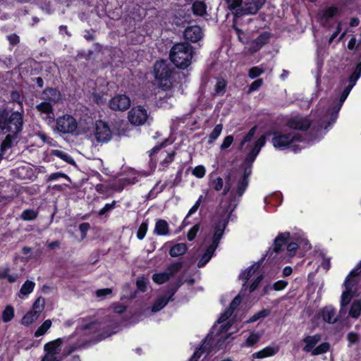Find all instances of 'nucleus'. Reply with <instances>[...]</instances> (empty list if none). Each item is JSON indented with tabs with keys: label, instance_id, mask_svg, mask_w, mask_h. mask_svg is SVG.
<instances>
[{
	"label": "nucleus",
	"instance_id": "1",
	"mask_svg": "<svg viewBox=\"0 0 361 361\" xmlns=\"http://www.w3.org/2000/svg\"><path fill=\"white\" fill-rule=\"evenodd\" d=\"M361 75V63L356 65V67L349 77L348 84L345 87L340 99H331L327 102L324 101L320 102L317 109L313 114V121L312 126L319 133L320 135L324 133L322 130H325L328 127L334 124L338 117V114L344 102L348 97L352 88L355 85L357 80Z\"/></svg>",
	"mask_w": 361,
	"mask_h": 361
},
{
	"label": "nucleus",
	"instance_id": "2",
	"mask_svg": "<svg viewBox=\"0 0 361 361\" xmlns=\"http://www.w3.org/2000/svg\"><path fill=\"white\" fill-rule=\"evenodd\" d=\"M236 205L237 203L235 201L228 202L224 200L220 203L212 218L210 231L206 234L204 238V244L207 247L204 253L198 262L197 266L199 267H204L214 255L224 235L231 213Z\"/></svg>",
	"mask_w": 361,
	"mask_h": 361
},
{
	"label": "nucleus",
	"instance_id": "3",
	"mask_svg": "<svg viewBox=\"0 0 361 361\" xmlns=\"http://www.w3.org/2000/svg\"><path fill=\"white\" fill-rule=\"evenodd\" d=\"M290 130H280L272 132L271 143L279 150L289 149L294 152L307 147V143L301 135L294 130H304L310 126V121L307 118L295 116L287 123Z\"/></svg>",
	"mask_w": 361,
	"mask_h": 361
},
{
	"label": "nucleus",
	"instance_id": "4",
	"mask_svg": "<svg viewBox=\"0 0 361 361\" xmlns=\"http://www.w3.org/2000/svg\"><path fill=\"white\" fill-rule=\"evenodd\" d=\"M256 129L257 126L252 127L240 143L239 149H245L247 152L245 160V164L247 165V166L245 169L243 177H240L238 179L236 190H231V194L232 195H236L238 197H241L244 193L248 185L247 177L251 173V165L255 160L262 147L266 143L265 135H262L253 142H251L255 134Z\"/></svg>",
	"mask_w": 361,
	"mask_h": 361
},
{
	"label": "nucleus",
	"instance_id": "5",
	"mask_svg": "<svg viewBox=\"0 0 361 361\" xmlns=\"http://www.w3.org/2000/svg\"><path fill=\"white\" fill-rule=\"evenodd\" d=\"M154 74L155 78L160 82L157 92L160 105L162 107H167L168 104L171 106V100L174 96V90L171 82L169 79V70L166 63L157 61L154 66Z\"/></svg>",
	"mask_w": 361,
	"mask_h": 361
},
{
	"label": "nucleus",
	"instance_id": "6",
	"mask_svg": "<svg viewBox=\"0 0 361 361\" xmlns=\"http://www.w3.org/2000/svg\"><path fill=\"white\" fill-rule=\"evenodd\" d=\"M68 340L69 338L66 337L59 338L46 343L44 346L46 354L42 361H61L64 356L74 351L75 345L71 346L68 350L64 348L61 353L63 344L68 343Z\"/></svg>",
	"mask_w": 361,
	"mask_h": 361
},
{
	"label": "nucleus",
	"instance_id": "7",
	"mask_svg": "<svg viewBox=\"0 0 361 361\" xmlns=\"http://www.w3.org/2000/svg\"><path fill=\"white\" fill-rule=\"evenodd\" d=\"M229 9L235 16L256 13L266 0H226Z\"/></svg>",
	"mask_w": 361,
	"mask_h": 361
},
{
	"label": "nucleus",
	"instance_id": "8",
	"mask_svg": "<svg viewBox=\"0 0 361 361\" xmlns=\"http://www.w3.org/2000/svg\"><path fill=\"white\" fill-rule=\"evenodd\" d=\"M192 58V47L188 43L176 44L171 49L170 59L178 68H188L191 63Z\"/></svg>",
	"mask_w": 361,
	"mask_h": 361
},
{
	"label": "nucleus",
	"instance_id": "9",
	"mask_svg": "<svg viewBox=\"0 0 361 361\" xmlns=\"http://www.w3.org/2000/svg\"><path fill=\"white\" fill-rule=\"evenodd\" d=\"M241 302V298L238 295L233 300L232 302L230 305V307L228 310L224 311L219 317L217 324L213 327V331L216 329L219 328L221 329L219 334L218 335V338L216 339L217 344L219 345V348H221L224 343V341L228 338V334H226V331L229 329L230 326H228V322L225 325H223L224 322H225L228 317L232 314L234 310L239 305ZM214 334V331H212Z\"/></svg>",
	"mask_w": 361,
	"mask_h": 361
},
{
	"label": "nucleus",
	"instance_id": "10",
	"mask_svg": "<svg viewBox=\"0 0 361 361\" xmlns=\"http://www.w3.org/2000/svg\"><path fill=\"white\" fill-rule=\"evenodd\" d=\"M241 302V298L238 295L233 300L232 302L230 305V307L228 310L224 311L219 317L217 324L213 327V331L216 329L219 328L221 329L219 334L218 335V338L216 339L217 344L219 345V348H221L224 343V341L228 338V334H226V331L229 329L230 326H228V322L225 325H223L224 322H225L228 317L232 314L234 310L239 305ZM214 334V331H212Z\"/></svg>",
	"mask_w": 361,
	"mask_h": 361
},
{
	"label": "nucleus",
	"instance_id": "11",
	"mask_svg": "<svg viewBox=\"0 0 361 361\" xmlns=\"http://www.w3.org/2000/svg\"><path fill=\"white\" fill-rule=\"evenodd\" d=\"M259 267V263H255L240 274V279L243 281V288L245 290L248 288L250 293L255 290L263 279Z\"/></svg>",
	"mask_w": 361,
	"mask_h": 361
},
{
	"label": "nucleus",
	"instance_id": "12",
	"mask_svg": "<svg viewBox=\"0 0 361 361\" xmlns=\"http://www.w3.org/2000/svg\"><path fill=\"white\" fill-rule=\"evenodd\" d=\"M23 127V115L18 111L13 112L8 119L1 116L0 128L3 133L18 134Z\"/></svg>",
	"mask_w": 361,
	"mask_h": 361
},
{
	"label": "nucleus",
	"instance_id": "13",
	"mask_svg": "<svg viewBox=\"0 0 361 361\" xmlns=\"http://www.w3.org/2000/svg\"><path fill=\"white\" fill-rule=\"evenodd\" d=\"M322 337L319 334L313 336H307L303 338V342L305 343L303 350L307 353H311L312 355H319L326 353L330 348V345L327 342L322 343L316 346L320 341Z\"/></svg>",
	"mask_w": 361,
	"mask_h": 361
},
{
	"label": "nucleus",
	"instance_id": "14",
	"mask_svg": "<svg viewBox=\"0 0 361 361\" xmlns=\"http://www.w3.org/2000/svg\"><path fill=\"white\" fill-rule=\"evenodd\" d=\"M55 129L63 134L80 133L78 130V123L75 118L69 114H65L57 118Z\"/></svg>",
	"mask_w": 361,
	"mask_h": 361
},
{
	"label": "nucleus",
	"instance_id": "15",
	"mask_svg": "<svg viewBox=\"0 0 361 361\" xmlns=\"http://www.w3.org/2000/svg\"><path fill=\"white\" fill-rule=\"evenodd\" d=\"M44 307V300L39 298L33 304L32 308L30 311L23 317L21 323L24 326H29L36 321Z\"/></svg>",
	"mask_w": 361,
	"mask_h": 361
},
{
	"label": "nucleus",
	"instance_id": "16",
	"mask_svg": "<svg viewBox=\"0 0 361 361\" xmlns=\"http://www.w3.org/2000/svg\"><path fill=\"white\" fill-rule=\"evenodd\" d=\"M181 267V263L171 264L165 271L154 274L152 281L157 284H163L174 276L180 269Z\"/></svg>",
	"mask_w": 361,
	"mask_h": 361
},
{
	"label": "nucleus",
	"instance_id": "17",
	"mask_svg": "<svg viewBox=\"0 0 361 361\" xmlns=\"http://www.w3.org/2000/svg\"><path fill=\"white\" fill-rule=\"evenodd\" d=\"M92 137L99 142H108L111 137V131L109 126L102 121H96Z\"/></svg>",
	"mask_w": 361,
	"mask_h": 361
},
{
	"label": "nucleus",
	"instance_id": "18",
	"mask_svg": "<svg viewBox=\"0 0 361 361\" xmlns=\"http://www.w3.org/2000/svg\"><path fill=\"white\" fill-rule=\"evenodd\" d=\"M128 121L134 126H141L144 124L147 118L148 114L147 110L142 106H137L132 108L128 114Z\"/></svg>",
	"mask_w": 361,
	"mask_h": 361
},
{
	"label": "nucleus",
	"instance_id": "19",
	"mask_svg": "<svg viewBox=\"0 0 361 361\" xmlns=\"http://www.w3.org/2000/svg\"><path fill=\"white\" fill-rule=\"evenodd\" d=\"M131 101L128 96L124 94H117L109 102V106L114 111H123L130 106Z\"/></svg>",
	"mask_w": 361,
	"mask_h": 361
},
{
	"label": "nucleus",
	"instance_id": "20",
	"mask_svg": "<svg viewBox=\"0 0 361 361\" xmlns=\"http://www.w3.org/2000/svg\"><path fill=\"white\" fill-rule=\"evenodd\" d=\"M163 145L164 144L162 143L159 146L154 147L151 150L149 156L151 157V161H159L160 164L164 166L173 161L174 153H169L164 150H161V147H162Z\"/></svg>",
	"mask_w": 361,
	"mask_h": 361
},
{
	"label": "nucleus",
	"instance_id": "21",
	"mask_svg": "<svg viewBox=\"0 0 361 361\" xmlns=\"http://www.w3.org/2000/svg\"><path fill=\"white\" fill-rule=\"evenodd\" d=\"M179 285L176 288H171L166 295L164 296L159 297L155 302H154L152 307V312H157L161 309H163L169 302V301L172 298L173 295L177 290Z\"/></svg>",
	"mask_w": 361,
	"mask_h": 361
},
{
	"label": "nucleus",
	"instance_id": "22",
	"mask_svg": "<svg viewBox=\"0 0 361 361\" xmlns=\"http://www.w3.org/2000/svg\"><path fill=\"white\" fill-rule=\"evenodd\" d=\"M269 33L267 32L262 33L259 36H258L255 39H254L251 42L248 48V51L250 54L257 52L269 42Z\"/></svg>",
	"mask_w": 361,
	"mask_h": 361
},
{
	"label": "nucleus",
	"instance_id": "23",
	"mask_svg": "<svg viewBox=\"0 0 361 361\" xmlns=\"http://www.w3.org/2000/svg\"><path fill=\"white\" fill-rule=\"evenodd\" d=\"M319 316L327 323L334 324L338 320V316L334 307L328 305L322 309L319 312Z\"/></svg>",
	"mask_w": 361,
	"mask_h": 361
},
{
	"label": "nucleus",
	"instance_id": "24",
	"mask_svg": "<svg viewBox=\"0 0 361 361\" xmlns=\"http://www.w3.org/2000/svg\"><path fill=\"white\" fill-rule=\"evenodd\" d=\"M203 32L199 26H190L187 27L184 32V37L192 42H197L202 38Z\"/></svg>",
	"mask_w": 361,
	"mask_h": 361
},
{
	"label": "nucleus",
	"instance_id": "25",
	"mask_svg": "<svg viewBox=\"0 0 361 361\" xmlns=\"http://www.w3.org/2000/svg\"><path fill=\"white\" fill-rule=\"evenodd\" d=\"M37 111L42 115L44 119L52 122L54 119L53 109L50 102H44L36 106Z\"/></svg>",
	"mask_w": 361,
	"mask_h": 361
},
{
	"label": "nucleus",
	"instance_id": "26",
	"mask_svg": "<svg viewBox=\"0 0 361 361\" xmlns=\"http://www.w3.org/2000/svg\"><path fill=\"white\" fill-rule=\"evenodd\" d=\"M279 351V345H269L252 355V359H263L275 355Z\"/></svg>",
	"mask_w": 361,
	"mask_h": 361
},
{
	"label": "nucleus",
	"instance_id": "27",
	"mask_svg": "<svg viewBox=\"0 0 361 361\" xmlns=\"http://www.w3.org/2000/svg\"><path fill=\"white\" fill-rule=\"evenodd\" d=\"M303 247L305 250L310 249V245L309 242L306 239H300L298 240V242H290L287 245V250L290 254V257H293L295 255V251L298 249L299 247Z\"/></svg>",
	"mask_w": 361,
	"mask_h": 361
},
{
	"label": "nucleus",
	"instance_id": "28",
	"mask_svg": "<svg viewBox=\"0 0 361 361\" xmlns=\"http://www.w3.org/2000/svg\"><path fill=\"white\" fill-rule=\"evenodd\" d=\"M42 99L56 103L61 99V94L54 88H48L44 90L42 93Z\"/></svg>",
	"mask_w": 361,
	"mask_h": 361
},
{
	"label": "nucleus",
	"instance_id": "29",
	"mask_svg": "<svg viewBox=\"0 0 361 361\" xmlns=\"http://www.w3.org/2000/svg\"><path fill=\"white\" fill-rule=\"evenodd\" d=\"M290 239V233L288 232L281 233L276 238L274 245V250L279 252Z\"/></svg>",
	"mask_w": 361,
	"mask_h": 361
},
{
	"label": "nucleus",
	"instance_id": "30",
	"mask_svg": "<svg viewBox=\"0 0 361 361\" xmlns=\"http://www.w3.org/2000/svg\"><path fill=\"white\" fill-rule=\"evenodd\" d=\"M262 334L259 332L251 331L249 336L246 338L243 343L241 344V347L250 348L255 345L259 342Z\"/></svg>",
	"mask_w": 361,
	"mask_h": 361
},
{
	"label": "nucleus",
	"instance_id": "31",
	"mask_svg": "<svg viewBox=\"0 0 361 361\" xmlns=\"http://www.w3.org/2000/svg\"><path fill=\"white\" fill-rule=\"evenodd\" d=\"M35 286V282L32 281L27 280L21 286L18 293V296L21 298H26L30 293H31Z\"/></svg>",
	"mask_w": 361,
	"mask_h": 361
},
{
	"label": "nucleus",
	"instance_id": "32",
	"mask_svg": "<svg viewBox=\"0 0 361 361\" xmlns=\"http://www.w3.org/2000/svg\"><path fill=\"white\" fill-rule=\"evenodd\" d=\"M154 233L158 235H166L169 233V224L166 221L159 219L155 224Z\"/></svg>",
	"mask_w": 361,
	"mask_h": 361
},
{
	"label": "nucleus",
	"instance_id": "33",
	"mask_svg": "<svg viewBox=\"0 0 361 361\" xmlns=\"http://www.w3.org/2000/svg\"><path fill=\"white\" fill-rule=\"evenodd\" d=\"M188 250V247L185 243H177L170 249L169 254L172 257H176L184 255Z\"/></svg>",
	"mask_w": 361,
	"mask_h": 361
},
{
	"label": "nucleus",
	"instance_id": "34",
	"mask_svg": "<svg viewBox=\"0 0 361 361\" xmlns=\"http://www.w3.org/2000/svg\"><path fill=\"white\" fill-rule=\"evenodd\" d=\"M361 314V300H355L350 305L349 310V316L354 319H357Z\"/></svg>",
	"mask_w": 361,
	"mask_h": 361
},
{
	"label": "nucleus",
	"instance_id": "35",
	"mask_svg": "<svg viewBox=\"0 0 361 361\" xmlns=\"http://www.w3.org/2000/svg\"><path fill=\"white\" fill-rule=\"evenodd\" d=\"M338 13V8L335 6L328 7L319 13L322 20H329L333 18Z\"/></svg>",
	"mask_w": 361,
	"mask_h": 361
},
{
	"label": "nucleus",
	"instance_id": "36",
	"mask_svg": "<svg viewBox=\"0 0 361 361\" xmlns=\"http://www.w3.org/2000/svg\"><path fill=\"white\" fill-rule=\"evenodd\" d=\"M192 11L195 15L202 16L206 13V5L203 1H196L192 4Z\"/></svg>",
	"mask_w": 361,
	"mask_h": 361
},
{
	"label": "nucleus",
	"instance_id": "37",
	"mask_svg": "<svg viewBox=\"0 0 361 361\" xmlns=\"http://www.w3.org/2000/svg\"><path fill=\"white\" fill-rule=\"evenodd\" d=\"M51 154L59 157L60 159H61L62 160L65 161L66 162H67L68 164H74L75 163L74 160L69 154H68L67 153H66L65 152H63L61 150L53 149L51 152Z\"/></svg>",
	"mask_w": 361,
	"mask_h": 361
},
{
	"label": "nucleus",
	"instance_id": "38",
	"mask_svg": "<svg viewBox=\"0 0 361 361\" xmlns=\"http://www.w3.org/2000/svg\"><path fill=\"white\" fill-rule=\"evenodd\" d=\"M223 130L221 124L216 125L209 136L208 143L212 144L221 135Z\"/></svg>",
	"mask_w": 361,
	"mask_h": 361
},
{
	"label": "nucleus",
	"instance_id": "39",
	"mask_svg": "<svg viewBox=\"0 0 361 361\" xmlns=\"http://www.w3.org/2000/svg\"><path fill=\"white\" fill-rule=\"evenodd\" d=\"M270 313V310L267 309H263L255 314H253L248 320L246 321L247 323H252L257 321L259 319L264 318L268 316Z\"/></svg>",
	"mask_w": 361,
	"mask_h": 361
},
{
	"label": "nucleus",
	"instance_id": "40",
	"mask_svg": "<svg viewBox=\"0 0 361 361\" xmlns=\"http://www.w3.org/2000/svg\"><path fill=\"white\" fill-rule=\"evenodd\" d=\"M51 326V321L47 319L44 322V323L37 329L35 333V336L36 337L41 336L44 335Z\"/></svg>",
	"mask_w": 361,
	"mask_h": 361
},
{
	"label": "nucleus",
	"instance_id": "41",
	"mask_svg": "<svg viewBox=\"0 0 361 361\" xmlns=\"http://www.w3.org/2000/svg\"><path fill=\"white\" fill-rule=\"evenodd\" d=\"M14 317V309L13 307L6 306L2 314V320L4 322H10Z\"/></svg>",
	"mask_w": 361,
	"mask_h": 361
},
{
	"label": "nucleus",
	"instance_id": "42",
	"mask_svg": "<svg viewBox=\"0 0 361 361\" xmlns=\"http://www.w3.org/2000/svg\"><path fill=\"white\" fill-rule=\"evenodd\" d=\"M101 325L99 324L92 322L87 324L83 325L80 329L85 331V333L91 334L92 332H95L100 329ZM79 329H78V331Z\"/></svg>",
	"mask_w": 361,
	"mask_h": 361
},
{
	"label": "nucleus",
	"instance_id": "43",
	"mask_svg": "<svg viewBox=\"0 0 361 361\" xmlns=\"http://www.w3.org/2000/svg\"><path fill=\"white\" fill-rule=\"evenodd\" d=\"M166 186V183L161 184L160 182H157L154 187L149 192V196L152 198L155 197L159 193L161 192L164 190Z\"/></svg>",
	"mask_w": 361,
	"mask_h": 361
},
{
	"label": "nucleus",
	"instance_id": "44",
	"mask_svg": "<svg viewBox=\"0 0 361 361\" xmlns=\"http://www.w3.org/2000/svg\"><path fill=\"white\" fill-rule=\"evenodd\" d=\"M226 82L224 80H219L217 81L215 88L214 94L216 95H223L226 92Z\"/></svg>",
	"mask_w": 361,
	"mask_h": 361
},
{
	"label": "nucleus",
	"instance_id": "45",
	"mask_svg": "<svg viewBox=\"0 0 361 361\" xmlns=\"http://www.w3.org/2000/svg\"><path fill=\"white\" fill-rule=\"evenodd\" d=\"M209 185L213 188L216 191L221 190L224 187V181L221 177L211 178Z\"/></svg>",
	"mask_w": 361,
	"mask_h": 361
},
{
	"label": "nucleus",
	"instance_id": "46",
	"mask_svg": "<svg viewBox=\"0 0 361 361\" xmlns=\"http://www.w3.org/2000/svg\"><path fill=\"white\" fill-rule=\"evenodd\" d=\"M23 96L18 91H12L11 94V99L13 102L16 103L20 109L23 111Z\"/></svg>",
	"mask_w": 361,
	"mask_h": 361
},
{
	"label": "nucleus",
	"instance_id": "47",
	"mask_svg": "<svg viewBox=\"0 0 361 361\" xmlns=\"http://www.w3.org/2000/svg\"><path fill=\"white\" fill-rule=\"evenodd\" d=\"M37 213L33 209H25L20 215L21 219L25 221H32L36 219Z\"/></svg>",
	"mask_w": 361,
	"mask_h": 361
},
{
	"label": "nucleus",
	"instance_id": "48",
	"mask_svg": "<svg viewBox=\"0 0 361 361\" xmlns=\"http://www.w3.org/2000/svg\"><path fill=\"white\" fill-rule=\"evenodd\" d=\"M264 72V69L260 66L252 67L250 69L248 75L250 78L253 79Z\"/></svg>",
	"mask_w": 361,
	"mask_h": 361
},
{
	"label": "nucleus",
	"instance_id": "49",
	"mask_svg": "<svg viewBox=\"0 0 361 361\" xmlns=\"http://www.w3.org/2000/svg\"><path fill=\"white\" fill-rule=\"evenodd\" d=\"M206 169L202 165H199L192 170V175L198 178H202L205 176Z\"/></svg>",
	"mask_w": 361,
	"mask_h": 361
},
{
	"label": "nucleus",
	"instance_id": "50",
	"mask_svg": "<svg viewBox=\"0 0 361 361\" xmlns=\"http://www.w3.org/2000/svg\"><path fill=\"white\" fill-rule=\"evenodd\" d=\"M147 228H148V226H147V223L142 222L140 224V226L138 228V231L137 232V237L138 239L142 240L145 238V236L147 233Z\"/></svg>",
	"mask_w": 361,
	"mask_h": 361
},
{
	"label": "nucleus",
	"instance_id": "51",
	"mask_svg": "<svg viewBox=\"0 0 361 361\" xmlns=\"http://www.w3.org/2000/svg\"><path fill=\"white\" fill-rule=\"evenodd\" d=\"M147 283L148 280L145 277H139L136 281V285L138 290L142 292H145L146 290Z\"/></svg>",
	"mask_w": 361,
	"mask_h": 361
},
{
	"label": "nucleus",
	"instance_id": "52",
	"mask_svg": "<svg viewBox=\"0 0 361 361\" xmlns=\"http://www.w3.org/2000/svg\"><path fill=\"white\" fill-rule=\"evenodd\" d=\"M207 346V340L204 341L202 345L201 348H200L198 350H195V352L193 353L192 357L189 361H197V359H199L203 352L204 350H205Z\"/></svg>",
	"mask_w": 361,
	"mask_h": 361
},
{
	"label": "nucleus",
	"instance_id": "53",
	"mask_svg": "<svg viewBox=\"0 0 361 361\" xmlns=\"http://www.w3.org/2000/svg\"><path fill=\"white\" fill-rule=\"evenodd\" d=\"M200 226L198 224H195L193 226L188 232L187 238L188 240L191 241L195 239L197 235V232L199 231Z\"/></svg>",
	"mask_w": 361,
	"mask_h": 361
},
{
	"label": "nucleus",
	"instance_id": "54",
	"mask_svg": "<svg viewBox=\"0 0 361 361\" xmlns=\"http://www.w3.org/2000/svg\"><path fill=\"white\" fill-rule=\"evenodd\" d=\"M59 178H64L69 181H71L70 178L65 173H63L61 172H56L50 174L48 177L47 180L48 181H52L59 179Z\"/></svg>",
	"mask_w": 361,
	"mask_h": 361
},
{
	"label": "nucleus",
	"instance_id": "55",
	"mask_svg": "<svg viewBox=\"0 0 361 361\" xmlns=\"http://www.w3.org/2000/svg\"><path fill=\"white\" fill-rule=\"evenodd\" d=\"M287 285L288 282L286 281L280 280L273 284L272 288L276 291H279L283 290L287 286Z\"/></svg>",
	"mask_w": 361,
	"mask_h": 361
},
{
	"label": "nucleus",
	"instance_id": "56",
	"mask_svg": "<svg viewBox=\"0 0 361 361\" xmlns=\"http://www.w3.org/2000/svg\"><path fill=\"white\" fill-rule=\"evenodd\" d=\"M233 142V137L232 135L226 136L224 139V141H223L222 144L221 145V147H220L221 149L224 150V149L228 148L231 145Z\"/></svg>",
	"mask_w": 361,
	"mask_h": 361
},
{
	"label": "nucleus",
	"instance_id": "57",
	"mask_svg": "<svg viewBox=\"0 0 361 361\" xmlns=\"http://www.w3.org/2000/svg\"><path fill=\"white\" fill-rule=\"evenodd\" d=\"M116 202L113 201L111 203H108L104 205V207L101 209L99 212V215L102 216L105 214L106 212H109L110 210L113 209L115 207Z\"/></svg>",
	"mask_w": 361,
	"mask_h": 361
},
{
	"label": "nucleus",
	"instance_id": "58",
	"mask_svg": "<svg viewBox=\"0 0 361 361\" xmlns=\"http://www.w3.org/2000/svg\"><path fill=\"white\" fill-rule=\"evenodd\" d=\"M15 135L8 133L6 135L5 140L2 142L1 144V149H6V148H8L11 147V142L12 140V137H13Z\"/></svg>",
	"mask_w": 361,
	"mask_h": 361
},
{
	"label": "nucleus",
	"instance_id": "59",
	"mask_svg": "<svg viewBox=\"0 0 361 361\" xmlns=\"http://www.w3.org/2000/svg\"><path fill=\"white\" fill-rule=\"evenodd\" d=\"M90 224L88 223H82L80 225L79 229L81 233V237L84 239L86 237L87 232L90 229Z\"/></svg>",
	"mask_w": 361,
	"mask_h": 361
},
{
	"label": "nucleus",
	"instance_id": "60",
	"mask_svg": "<svg viewBox=\"0 0 361 361\" xmlns=\"http://www.w3.org/2000/svg\"><path fill=\"white\" fill-rule=\"evenodd\" d=\"M262 79H258L255 80L254 82H252V84L250 86V91L252 92L257 90L259 87H260L262 85Z\"/></svg>",
	"mask_w": 361,
	"mask_h": 361
},
{
	"label": "nucleus",
	"instance_id": "61",
	"mask_svg": "<svg viewBox=\"0 0 361 361\" xmlns=\"http://www.w3.org/2000/svg\"><path fill=\"white\" fill-rule=\"evenodd\" d=\"M111 293V290L110 288L99 289L96 291L97 296L99 297V298L106 296Z\"/></svg>",
	"mask_w": 361,
	"mask_h": 361
},
{
	"label": "nucleus",
	"instance_id": "62",
	"mask_svg": "<svg viewBox=\"0 0 361 361\" xmlns=\"http://www.w3.org/2000/svg\"><path fill=\"white\" fill-rule=\"evenodd\" d=\"M348 340L350 344L355 343L358 341V335L355 333L350 332L348 335Z\"/></svg>",
	"mask_w": 361,
	"mask_h": 361
},
{
	"label": "nucleus",
	"instance_id": "63",
	"mask_svg": "<svg viewBox=\"0 0 361 361\" xmlns=\"http://www.w3.org/2000/svg\"><path fill=\"white\" fill-rule=\"evenodd\" d=\"M10 270L8 267H4L0 269V279H7Z\"/></svg>",
	"mask_w": 361,
	"mask_h": 361
},
{
	"label": "nucleus",
	"instance_id": "64",
	"mask_svg": "<svg viewBox=\"0 0 361 361\" xmlns=\"http://www.w3.org/2000/svg\"><path fill=\"white\" fill-rule=\"evenodd\" d=\"M8 39L10 43L13 45L18 44L19 42L18 36L15 34L8 36Z\"/></svg>",
	"mask_w": 361,
	"mask_h": 361
}]
</instances>
